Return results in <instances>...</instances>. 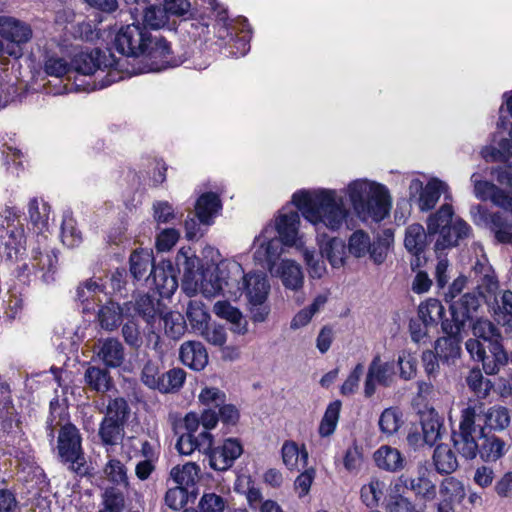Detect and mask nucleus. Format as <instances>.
Wrapping results in <instances>:
<instances>
[{
  "label": "nucleus",
  "instance_id": "nucleus-29",
  "mask_svg": "<svg viewBox=\"0 0 512 512\" xmlns=\"http://www.w3.org/2000/svg\"><path fill=\"white\" fill-rule=\"evenodd\" d=\"M488 228L493 233L497 243L512 244V222L501 212L492 213Z\"/></svg>",
  "mask_w": 512,
  "mask_h": 512
},
{
  "label": "nucleus",
  "instance_id": "nucleus-10",
  "mask_svg": "<svg viewBox=\"0 0 512 512\" xmlns=\"http://www.w3.org/2000/svg\"><path fill=\"white\" fill-rule=\"evenodd\" d=\"M32 29L29 24L16 18L0 16V35L7 42L6 54L15 59L22 57L23 45L32 38Z\"/></svg>",
  "mask_w": 512,
  "mask_h": 512
},
{
  "label": "nucleus",
  "instance_id": "nucleus-46",
  "mask_svg": "<svg viewBox=\"0 0 512 512\" xmlns=\"http://www.w3.org/2000/svg\"><path fill=\"white\" fill-rule=\"evenodd\" d=\"M370 365H374V378L379 385L383 387L390 386V377L395 373V365L394 362H384L381 363V359L379 355H376Z\"/></svg>",
  "mask_w": 512,
  "mask_h": 512
},
{
  "label": "nucleus",
  "instance_id": "nucleus-5",
  "mask_svg": "<svg viewBox=\"0 0 512 512\" xmlns=\"http://www.w3.org/2000/svg\"><path fill=\"white\" fill-rule=\"evenodd\" d=\"M174 269L182 272V288L185 291L196 292L201 290L206 297H214L221 294L222 285L226 284L224 275H228L229 262L218 264L214 270L203 265V262L190 247H182L176 254Z\"/></svg>",
  "mask_w": 512,
  "mask_h": 512
},
{
  "label": "nucleus",
  "instance_id": "nucleus-54",
  "mask_svg": "<svg viewBox=\"0 0 512 512\" xmlns=\"http://www.w3.org/2000/svg\"><path fill=\"white\" fill-rule=\"evenodd\" d=\"M364 366L361 363H358L353 370L348 375L347 379L344 381L340 388V393L343 396H349L356 392L360 378L363 374Z\"/></svg>",
  "mask_w": 512,
  "mask_h": 512
},
{
  "label": "nucleus",
  "instance_id": "nucleus-50",
  "mask_svg": "<svg viewBox=\"0 0 512 512\" xmlns=\"http://www.w3.org/2000/svg\"><path fill=\"white\" fill-rule=\"evenodd\" d=\"M152 208L153 218L158 224H168L176 219L174 208L168 201H155Z\"/></svg>",
  "mask_w": 512,
  "mask_h": 512
},
{
  "label": "nucleus",
  "instance_id": "nucleus-62",
  "mask_svg": "<svg viewBox=\"0 0 512 512\" xmlns=\"http://www.w3.org/2000/svg\"><path fill=\"white\" fill-rule=\"evenodd\" d=\"M502 337H493L488 340L490 356L495 357L499 364L506 365L509 362V355L502 344Z\"/></svg>",
  "mask_w": 512,
  "mask_h": 512
},
{
  "label": "nucleus",
  "instance_id": "nucleus-13",
  "mask_svg": "<svg viewBox=\"0 0 512 512\" xmlns=\"http://www.w3.org/2000/svg\"><path fill=\"white\" fill-rule=\"evenodd\" d=\"M442 332L445 336L439 337L435 342V353L439 356L440 361L449 363L451 359L460 356L462 341V332L452 327L448 320L442 322Z\"/></svg>",
  "mask_w": 512,
  "mask_h": 512
},
{
  "label": "nucleus",
  "instance_id": "nucleus-41",
  "mask_svg": "<svg viewBox=\"0 0 512 512\" xmlns=\"http://www.w3.org/2000/svg\"><path fill=\"white\" fill-rule=\"evenodd\" d=\"M103 508L99 511L123 512L125 509V497L122 491L115 487H107L102 493Z\"/></svg>",
  "mask_w": 512,
  "mask_h": 512
},
{
  "label": "nucleus",
  "instance_id": "nucleus-24",
  "mask_svg": "<svg viewBox=\"0 0 512 512\" xmlns=\"http://www.w3.org/2000/svg\"><path fill=\"white\" fill-rule=\"evenodd\" d=\"M102 58L106 59V55L98 48L89 53H80L73 59L75 71L82 75H93L98 69H101Z\"/></svg>",
  "mask_w": 512,
  "mask_h": 512
},
{
  "label": "nucleus",
  "instance_id": "nucleus-14",
  "mask_svg": "<svg viewBox=\"0 0 512 512\" xmlns=\"http://www.w3.org/2000/svg\"><path fill=\"white\" fill-rule=\"evenodd\" d=\"M94 352L108 369L121 367L125 359L123 344L113 337L99 339Z\"/></svg>",
  "mask_w": 512,
  "mask_h": 512
},
{
  "label": "nucleus",
  "instance_id": "nucleus-28",
  "mask_svg": "<svg viewBox=\"0 0 512 512\" xmlns=\"http://www.w3.org/2000/svg\"><path fill=\"white\" fill-rule=\"evenodd\" d=\"M145 5L140 26H145V30L150 32L151 30H158L165 26L169 20V14L165 11L164 7L162 8L153 3Z\"/></svg>",
  "mask_w": 512,
  "mask_h": 512
},
{
  "label": "nucleus",
  "instance_id": "nucleus-58",
  "mask_svg": "<svg viewBox=\"0 0 512 512\" xmlns=\"http://www.w3.org/2000/svg\"><path fill=\"white\" fill-rule=\"evenodd\" d=\"M304 260L306 265L308 266L309 274L312 278L320 279L324 273L326 272L325 263L321 258H316L314 251H310L305 249Z\"/></svg>",
  "mask_w": 512,
  "mask_h": 512
},
{
  "label": "nucleus",
  "instance_id": "nucleus-34",
  "mask_svg": "<svg viewBox=\"0 0 512 512\" xmlns=\"http://www.w3.org/2000/svg\"><path fill=\"white\" fill-rule=\"evenodd\" d=\"M403 414L397 407L385 408L379 417V429L383 434L392 436L403 424Z\"/></svg>",
  "mask_w": 512,
  "mask_h": 512
},
{
  "label": "nucleus",
  "instance_id": "nucleus-38",
  "mask_svg": "<svg viewBox=\"0 0 512 512\" xmlns=\"http://www.w3.org/2000/svg\"><path fill=\"white\" fill-rule=\"evenodd\" d=\"M468 326L471 327L472 333L476 338L482 339L485 342L493 337L501 338L499 328L488 319L477 316L472 322L468 323Z\"/></svg>",
  "mask_w": 512,
  "mask_h": 512
},
{
  "label": "nucleus",
  "instance_id": "nucleus-32",
  "mask_svg": "<svg viewBox=\"0 0 512 512\" xmlns=\"http://www.w3.org/2000/svg\"><path fill=\"white\" fill-rule=\"evenodd\" d=\"M441 427L442 422L434 409H431L429 413L421 416V428L425 444L433 446L436 441L440 439Z\"/></svg>",
  "mask_w": 512,
  "mask_h": 512
},
{
  "label": "nucleus",
  "instance_id": "nucleus-47",
  "mask_svg": "<svg viewBox=\"0 0 512 512\" xmlns=\"http://www.w3.org/2000/svg\"><path fill=\"white\" fill-rule=\"evenodd\" d=\"M221 447L224 453V465H221L220 469H230L243 453V446L239 439L227 438Z\"/></svg>",
  "mask_w": 512,
  "mask_h": 512
},
{
  "label": "nucleus",
  "instance_id": "nucleus-26",
  "mask_svg": "<svg viewBox=\"0 0 512 512\" xmlns=\"http://www.w3.org/2000/svg\"><path fill=\"white\" fill-rule=\"evenodd\" d=\"M280 277L285 288L294 291L303 286V273L301 267L292 260H282L279 267Z\"/></svg>",
  "mask_w": 512,
  "mask_h": 512
},
{
  "label": "nucleus",
  "instance_id": "nucleus-20",
  "mask_svg": "<svg viewBox=\"0 0 512 512\" xmlns=\"http://www.w3.org/2000/svg\"><path fill=\"white\" fill-rule=\"evenodd\" d=\"M153 264L156 262L152 250L136 249L129 257V274L134 281H141L147 277L146 272L152 269Z\"/></svg>",
  "mask_w": 512,
  "mask_h": 512
},
{
  "label": "nucleus",
  "instance_id": "nucleus-25",
  "mask_svg": "<svg viewBox=\"0 0 512 512\" xmlns=\"http://www.w3.org/2000/svg\"><path fill=\"white\" fill-rule=\"evenodd\" d=\"M345 250L344 241L338 237H332L320 245L321 257H325L333 268L345 265Z\"/></svg>",
  "mask_w": 512,
  "mask_h": 512
},
{
  "label": "nucleus",
  "instance_id": "nucleus-12",
  "mask_svg": "<svg viewBox=\"0 0 512 512\" xmlns=\"http://www.w3.org/2000/svg\"><path fill=\"white\" fill-rule=\"evenodd\" d=\"M179 270L174 269V264L169 259H161L153 264L150 274L145 278L151 281L161 297H169L178 288Z\"/></svg>",
  "mask_w": 512,
  "mask_h": 512
},
{
  "label": "nucleus",
  "instance_id": "nucleus-22",
  "mask_svg": "<svg viewBox=\"0 0 512 512\" xmlns=\"http://www.w3.org/2000/svg\"><path fill=\"white\" fill-rule=\"evenodd\" d=\"M432 459L435 470L440 475H450L459 467L456 454L445 443H440L435 447Z\"/></svg>",
  "mask_w": 512,
  "mask_h": 512
},
{
  "label": "nucleus",
  "instance_id": "nucleus-60",
  "mask_svg": "<svg viewBox=\"0 0 512 512\" xmlns=\"http://www.w3.org/2000/svg\"><path fill=\"white\" fill-rule=\"evenodd\" d=\"M45 73L60 78L69 71L68 63L59 57H47L44 64Z\"/></svg>",
  "mask_w": 512,
  "mask_h": 512
},
{
  "label": "nucleus",
  "instance_id": "nucleus-36",
  "mask_svg": "<svg viewBox=\"0 0 512 512\" xmlns=\"http://www.w3.org/2000/svg\"><path fill=\"white\" fill-rule=\"evenodd\" d=\"M510 424V411L504 406H494L485 414V426L490 430L502 431Z\"/></svg>",
  "mask_w": 512,
  "mask_h": 512
},
{
  "label": "nucleus",
  "instance_id": "nucleus-31",
  "mask_svg": "<svg viewBox=\"0 0 512 512\" xmlns=\"http://www.w3.org/2000/svg\"><path fill=\"white\" fill-rule=\"evenodd\" d=\"M341 407L342 402L340 400H335L329 403L318 428V433L321 437H329L335 432L340 417Z\"/></svg>",
  "mask_w": 512,
  "mask_h": 512
},
{
  "label": "nucleus",
  "instance_id": "nucleus-51",
  "mask_svg": "<svg viewBox=\"0 0 512 512\" xmlns=\"http://www.w3.org/2000/svg\"><path fill=\"white\" fill-rule=\"evenodd\" d=\"M180 232L175 228L163 229L156 237V249L158 252H167L178 242Z\"/></svg>",
  "mask_w": 512,
  "mask_h": 512
},
{
  "label": "nucleus",
  "instance_id": "nucleus-35",
  "mask_svg": "<svg viewBox=\"0 0 512 512\" xmlns=\"http://www.w3.org/2000/svg\"><path fill=\"white\" fill-rule=\"evenodd\" d=\"M474 347L477 348V359L482 362L483 370L487 375H495L499 371V364L495 357L486 354L484 345L478 339H469L466 342V349L474 357Z\"/></svg>",
  "mask_w": 512,
  "mask_h": 512
},
{
  "label": "nucleus",
  "instance_id": "nucleus-45",
  "mask_svg": "<svg viewBox=\"0 0 512 512\" xmlns=\"http://www.w3.org/2000/svg\"><path fill=\"white\" fill-rule=\"evenodd\" d=\"M363 459V446L358 443L357 439H353L343 456L344 468L348 472H353L360 468Z\"/></svg>",
  "mask_w": 512,
  "mask_h": 512
},
{
  "label": "nucleus",
  "instance_id": "nucleus-49",
  "mask_svg": "<svg viewBox=\"0 0 512 512\" xmlns=\"http://www.w3.org/2000/svg\"><path fill=\"white\" fill-rule=\"evenodd\" d=\"M440 494L449 496L451 502L454 499L462 500L465 497V489L461 481L455 477L445 478L440 485Z\"/></svg>",
  "mask_w": 512,
  "mask_h": 512
},
{
  "label": "nucleus",
  "instance_id": "nucleus-52",
  "mask_svg": "<svg viewBox=\"0 0 512 512\" xmlns=\"http://www.w3.org/2000/svg\"><path fill=\"white\" fill-rule=\"evenodd\" d=\"M226 502L224 498L215 493H204L198 507L201 512H224Z\"/></svg>",
  "mask_w": 512,
  "mask_h": 512
},
{
  "label": "nucleus",
  "instance_id": "nucleus-39",
  "mask_svg": "<svg viewBox=\"0 0 512 512\" xmlns=\"http://www.w3.org/2000/svg\"><path fill=\"white\" fill-rule=\"evenodd\" d=\"M130 406L123 397H117L109 401L107 412L104 418H111L117 423L126 426L130 417Z\"/></svg>",
  "mask_w": 512,
  "mask_h": 512
},
{
  "label": "nucleus",
  "instance_id": "nucleus-44",
  "mask_svg": "<svg viewBox=\"0 0 512 512\" xmlns=\"http://www.w3.org/2000/svg\"><path fill=\"white\" fill-rule=\"evenodd\" d=\"M186 317L191 327L199 333L205 330L209 325L210 314L198 304L189 303Z\"/></svg>",
  "mask_w": 512,
  "mask_h": 512
},
{
  "label": "nucleus",
  "instance_id": "nucleus-64",
  "mask_svg": "<svg viewBox=\"0 0 512 512\" xmlns=\"http://www.w3.org/2000/svg\"><path fill=\"white\" fill-rule=\"evenodd\" d=\"M163 7L169 15L181 17L188 13L191 4L189 0H163Z\"/></svg>",
  "mask_w": 512,
  "mask_h": 512
},
{
  "label": "nucleus",
  "instance_id": "nucleus-55",
  "mask_svg": "<svg viewBox=\"0 0 512 512\" xmlns=\"http://www.w3.org/2000/svg\"><path fill=\"white\" fill-rule=\"evenodd\" d=\"M158 375V366L151 360L147 361L141 371L142 383L150 389L158 390L160 376Z\"/></svg>",
  "mask_w": 512,
  "mask_h": 512
},
{
  "label": "nucleus",
  "instance_id": "nucleus-6",
  "mask_svg": "<svg viewBox=\"0 0 512 512\" xmlns=\"http://www.w3.org/2000/svg\"><path fill=\"white\" fill-rule=\"evenodd\" d=\"M475 417L474 407L462 410L459 433L452 432L453 445L465 459L472 460L479 455L483 462H495L504 455L505 442L495 435L487 434L486 427H480L478 439L482 442L479 444L473 436L476 431Z\"/></svg>",
  "mask_w": 512,
  "mask_h": 512
},
{
  "label": "nucleus",
  "instance_id": "nucleus-33",
  "mask_svg": "<svg viewBox=\"0 0 512 512\" xmlns=\"http://www.w3.org/2000/svg\"><path fill=\"white\" fill-rule=\"evenodd\" d=\"M186 372L182 368H172L160 375L158 391L163 394L176 393L184 385Z\"/></svg>",
  "mask_w": 512,
  "mask_h": 512
},
{
  "label": "nucleus",
  "instance_id": "nucleus-7",
  "mask_svg": "<svg viewBox=\"0 0 512 512\" xmlns=\"http://www.w3.org/2000/svg\"><path fill=\"white\" fill-rule=\"evenodd\" d=\"M348 196L356 215L381 222L390 213L392 198L386 186L367 180H354L348 185Z\"/></svg>",
  "mask_w": 512,
  "mask_h": 512
},
{
  "label": "nucleus",
  "instance_id": "nucleus-18",
  "mask_svg": "<svg viewBox=\"0 0 512 512\" xmlns=\"http://www.w3.org/2000/svg\"><path fill=\"white\" fill-rule=\"evenodd\" d=\"M430 470L426 465L417 466L416 476L412 477L410 490L425 502L434 500L437 496L436 485L430 480Z\"/></svg>",
  "mask_w": 512,
  "mask_h": 512
},
{
  "label": "nucleus",
  "instance_id": "nucleus-9",
  "mask_svg": "<svg viewBox=\"0 0 512 512\" xmlns=\"http://www.w3.org/2000/svg\"><path fill=\"white\" fill-rule=\"evenodd\" d=\"M481 300L486 303L487 296L482 292L481 286H476L473 291L462 294L457 299L446 302L451 318L448 320L452 327L458 331H465L467 324L477 317L481 306Z\"/></svg>",
  "mask_w": 512,
  "mask_h": 512
},
{
  "label": "nucleus",
  "instance_id": "nucleus-40",
  "mask_svg": "<svg viewBox=\"0 0 512 512\" xmlns=\"http://www.w3.org/2000/svg\"><path fill=\"white\" fill-rule=\"evenodd\" d=\"M385 237H377L373 242L370 241L369 255L373 262L377 265L382 264L387 257L388 248L390 245L389 239L393 240V232L390 229L384 230Z\"/></svg>",
  "mask_w": 512,
  "mask_h": 512
},
{
  "label": "nucleus",
  "instance_id": "nucleus-16",
  "mask_svg": "<svg viewBox=\"0 0 512 512\" xmlns=\"http://www.w3.org/2000/svg\"><path fill=\"white\" fill-rule=\"evenodd\" d=\"M373 461L379 469L391 473L403 470L406 464L405 456L397 448L389 445L380 446L373 453Z\"/></svg>",
  "mask_w": 512,
  "mask_h": 512
},
{
  "label": "nucleus",
  "instance_id": "nucleus-30",
  "mask_svg": "<svg viewBox=\"0 0 512 512\" xmlns=\"http://www.w3.org/2000/svg\"><path fill=\"white\" fill-rule=\"evenodd\" d=\"M125 426L117 423L111 418H103L100 425L98 435L101 442L105 446L117 445L124 436Z\"/></svg>",
  "mask_w": 512,
  "mask_h": 512
},
{
  "label": "nucleus",
  "instance_id": "nucleus-21",
  "mask_svg": "<svg viewBox=\"0 0 512 512\" xmlns=\"http://www.w3.org/2000/svg\"><path fill=\"white\" fill-rule=\"evenodd\" d=\"M84 382L91 391L106 393L114 388L113 378L108 368L89 366L84 373Z\"/></svg>",
  "mask_w": 512,
  "mask_h": 512
},
{
  "label": "nucleus",
  "instance_id": "nucleus-56",
  "mask_svg": "<svg viewBox=\"0 0 512 512\" xmlns=\"http://www.w3.org/2000/svg\"><path fill=\"white\" fill-rule=\"evenodd\" d=\"M176 449L181 455H190L195 450H201V442L194 434L186 433L178 438Z\"/></svg>",
  "mask_w": 512,
  "mask_h": 512
},
{
  "label": "nucleus",
  "instance_id": "nucleus-57",
  "mask_svg": "<svg viewBox=\"0 0 512 512\" xmlns=\"http://www.w3.org/2000/svg\"><path fill=\"white\" fill-rule=\"evenodd\" d=\"M198 399L203 405L214 404L218 407L226 402V394L219 388L205 387L201 390Z\"/></svg>",
  "mask_w": 512,
  "mask_h": 512
},
{
  "label": "nucleus",
  "instance_id": "nucleus-8",
  "mask_svg": "<svg viewBox=\"0 0 512 512\" xmlns=\"http://www.w3.org/2000/svg\"><path fill=\"white\" fill-rule=\"evenodd\" d=\"M58 459L62 464H69V469L77 475L91 476L86 466L82 448V436L79 429L71 422L64 424L59 430L57 440Z\"/></svg>",
  "mask_w": 512,
  "mask_h": 512
},
{
  "label": "nucleus",
  "instance_id": "nucleus-27",
  "mask_svg": "<svg viewBox=\"0 0 512 512\" xmlns=\"http://www.w3.org/2000/svg\"><path fill=\"white\" fill-rule=\"evenodd\" d=\"M98 320L102 328L113 330L121 325L123 309L119 303L109 300L97 312Z\"/></svg>",
  "mask_w": 512,
  "mask_h": 512
},
{
  "label": "nucleus",
  "instance_id": "nucleus-2",
  "mask_svg": "<svg viewBox=\"0 0 512 512\" xmlns=\"http://www.w3.org/2000/svg\"><path fill=\"white\" fill-rule=\"evenodd\" d=\"M114 49L126 58L125 71L130 75L159 72L180 65L170 43L162 35H152L137 20L122 25L113 39Z\"/></svg>",
  "mask_w": 512,
  "mask_h": 512
},
{
  "label": "nucleus",
  "instance_id": "nucleus-42",
  "mask_svg": "<svg viewBox=\"0 0 512 512\" xmlns=\"http://www.w3.org/2000/svg\"><path fill=\"white\" fill-rule=\"evenodd\" d=\"M134 312L141 316L148 324H153L158 315L154 297L149 294L140 295L135 300Z\"/></svg>",
  "mask_w": 512,
  "mask_h": 512
},
{
  "label": "nucleus",
  "instance_id": "nucleus-19",
  "mask_svg": "<svg viewBox=\"0 0 512 512\" xmlns=\"http://www.w3.org/2000/svg\"><path fill=\"white\" fill-rule=\"evenodd\" d=\"M214 313L232 324L231 330L239 335H245L248 332V322L244 319L241 310L234 307L228 301H218L213 307Z\"/></svg>",
  "mask_w": 512,
  "mask_h": 512
},
{
  "label": "nucleus",
  "instance_id": "nucleus-61",
  "mask_svg": "<svg viewBox=\"0 0 512 512\" xmlns=\"http://www.w3.org/2000/svg\"><path fill=\"white\" fill-rule=\"evenodd\" d=\"M218 408L219 420H221L223 424L234 426L238 423L240 412L234 404L223 403L218 406Z\"/></svg>",
  "mask_w": 512,
  "mask_h": 512
},
{
  "label": "nucleus",
  "instance_id": "nucleus-48",
  "mask_svg": "<svg viewBox=\"0 0 512 512\" xmlns=\"http://www.w3.org/2000/svg\"><path fill=\"white\" fill-rule=\"evenodd\" d=\"M105 473L112 483L128 485L127 469L120 460H109L105 467Z\"/></svg>",
  "mask_w": 512,
  "mask_h": 512
},
{
  "label": "nucleus",
  "instance_id": "nucleus-1",
  "mask_svg": "<svg viewBox=\"0 0 512 512\" xmlns=\"http://www.w3.org/2000/svg\"><path fill=\"white\" fill-rule=\"evenodd\" d=\"M291 204L282 207L275 216L274 224H267L255 242L261 241L254 252V259L266 262L270 270L277 264L284 249L287 247H300L303 242L299 239L300 215L313 225L323 224L331 230H337L346 219L348 212L342 198H337L333 190H320L309 192L299 190L292 196Z\"/></svg>",
  "mask_w": 512,
  "mask_h": 512
},
{
  "label": "nucleus",
  "instance_id": "nucleus-11",
  "mask_svg": "<svg viewBox=\"0 0 512 512\" xmlns=\"http://www.w3.org/2000/svg\"><path fill=\"white\" fill-rule=\"evenodd\" d=\"M447 188V184L438 178H432L425 186L420 179L414 178L409 185L410 199L415 200L420 211L427 212L435 208Z\"/></svg>",
  "mask_w": 512,
  "mask_h": 512
},
{
  "label": "nucleus",
  "instance_id": "nucleus-17",
  "mask_svg": "<svg viewBox=\"0 0 512 512\" xmlns=\"http://www.w3.org/2000/svg\"><path fill=\"white\" fill-rule=\"evenodd\" d=\"M222 209V202L215 192H205L199 196L195 204L196 217L204 225H211L213 217Z\"/></svg>",
  "mask_w": 512,
  "mask_h": 512
},
{
  "label": "nucleus",
  "instance_id": "nucleus-37",
  "mask_svg": "<svg viewBox=\"0 0 512 512\" xmlns=\"http://www.w3.org/2000/svg\"><path fill=\"white\" fill-rule=\"evenodd\" d=\"M104 68H112L104 77L94 82L92 90L103 89L121 79L119 76V70H125L124 64L121 63L120 59H116L113 54H109L108 59L102 64Z\"/></svg>",
  "mask_w": 512,
  "mask_h": 512
},
{
  "label": "nucleus",
  "instance_id": "nucleus-59",
  "mask_svg": "<svg viewBox=\"0 0 512 512\" xmlns=\"http://www.w3.org/2000/svg\"><path fill=\"white\" fill-rule=\"evenodd\" d=\"M397 363L400 367V377L404 380H410L416 374L417 360L411 354L405 351L399 355Z\"/></svg>",
  "mask_w": 512,
  "mask_h": 512
},
{
  "label": "nucleus",
  "instance_id": "nucleus-53",
  "mask_svg": "<svg viewBox=\"0 0 512 512\" xmlns=\"http://www.w3.org/2000/svg\"><path fill=\"white\" fill-rule=\"evenodd\" d=\"M471 182L474 185V194L481 201L492 199V194L495 192L496 185L487 180L478 179V173H473Z\"/></svg>",
  "mask_w": 512,
  "mask_h": 512
},
{
  "label": "nucleus",
  "instance_id": "nucleus-15",
  "mask_svg": "<svg viewBox=\"0 0 512 512\" xmlns=\"http://www.w3.org/2000/svg\"><path fill=\"white\" fill-rule=\"evenodd\" d=\"M181 362L194 371L203 370L208 364V353L199 341H186L179 349Z\"/></svg>",
  "mask_w": 512,
  "mask_h": 512
},
{
  "label": "nucleus",
  "instance_id": "nucleus-3",
  "mask_svg": "<svg viewBox=\"0 0 512 512\" xmlns=\"http://www.w3.org/2000/svg\"><path fill=\"white\" fill-rule=\"evenodd\" d=\"M454 209L449 203L442 204L426 220L427 231L419 223L406 228L404 246L407 251L425 252L427 245L438 235L434 244L435 254L459 246L460 241L472 236L471 226L461 217L453 220Z\"/></svg>",
  "mask_w": 512,
  "mask_h": 512
},
{
  "label": "nucleus",
  "instance_id": "nucleus-23",
  "mask_svg": "<svg viewBox=\"0 0 512 512\" xmlns=\"http://www.w3.org/2000/svg\"><path fill=\"white\" fill-rule=\"evenodd\" d=\"M418 316L425 327L437 325L438 322L449 320L446 317V309L440 300L436 298H428L421 302L418 307Z\"/></svg>",
  "mask_w": 512,
  "mask_h": 512
},
{
  "label": "nucleus",
  "instance_id": "nucleus-43",
  "mask_svg": "<svg viewBox=\"0 0 512 512\" xmlns=\"http://www.w3.org/2000/svg\"><path fill=\"white\" fill-rule=\"evenodd\" d=\"M370 246V237L364 230H356L348 240V250L356 258L364 257Z\"/></svg>",
  "mask_w": 512,
  "mask_h": 512
},
{
  "label": "nucleus",
  "instance_id": "nucleus-4",
  "mask_svg": "<svg viewBox=\"0 0 512 512\" xmlns=\"http://www.w3.org/2000/svg\"><path fill=\"white\" fill-rule=\"evenodd\" d=\"M228 275H224L227 285H222V294H230L237 297L244 295L246 310L254 323L265 322L270 313L269 294L271 285L267 275L262 271L244 273L241 264L229 262Z\"/></svg>",
  "mask_w": 512,
  "mask_h": 512
},
{
  "label": "nucleus",
  "instance_id": "nucleus-63",
  "mask_svg": "<svg viewBox=\"0 0 512 512\" xmlns=\"http://www.w3.org/2000/svg\"><path fill=\"white\" fill-rule=\"evenodd\" d=\"M200 334L215 346H223L226 342V332L223 326L218 325L211 328L209 325Z\"/></svg>",
  "mask_w": 512,
  "mask_h": 512
}]
</instances>
